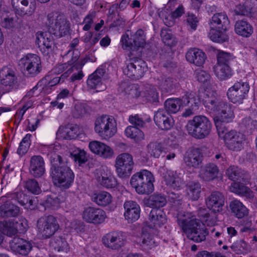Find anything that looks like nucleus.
Masks as SVG:
<instances>
[{"label":"nucleus","instance_id":"obj_1","mask_svg":"<svg viewBox=\"0 0 257 257\" xmlns=\"http://www.w3.org/2000/svg\"><path fill=\"white\" fill-rule=\"evenodd\" d=\"M52 145L48 147V156L51 163V176L55 185L63 189L69 188L73 184L74 174L67 165L66 158L56 153Z\"/></svg>","mask_w":257,"mask_h":257},{"label":"nucleus","instance_id":"obj_2","mask_svg":"<svg viewBox=\"0 0 257 257\" xmlns=\"http://www.w3.org/2000/svg\"><path fill=\"white\" fill-rule=\"evenodd\" d=\"M155 177L152 173L143 169L131 177L130 184L136 192L141 195H149L154 190Z\"/></svg>","mask_w":257,"mask_h":257},{"label":"nucleus","instance_id":"obj_3","mask_svg":"<svg viewBox=\"0 0 257 257\" xmlns=\"http://www.w3.org/2000/svg\"><path fill=\"white\" fill-rule=\"evenodd\" d=\"M212 123L208 117L199 115L189 120L186 125L188 134L197 139H202L207 137L211 130Z\"/></svg>","mask_w":257,"mask_h":257},{"label":"nucleus","instance_id":"obj_4","mask_svg":"<svg viewBox=\"0 0 257 257\" xmlns=\"http://www.w3.org/2000/svg\"><path fill=\"white\" fill-rule=\"evenodd\" d=\"M45 24L48 27L50 34L56 37H61L67 34L70 29V23L65 16L56 13L48 14Z\"/></svg>","mask_w":257,"mask_h":257},{"label":"nucleus","instance_id":"obj_5","mask_svg":"<svg viewBox=\"0 0 257 257\" xmlns=\"http://www.w3.org/2000/svg\"><path fill=\"white\" fill-rule=\"evenodd\" d=\"M219 138L223 140L227 148L233 151H239L243 148V136L235 130L228 131L227 128H219L217 130Z\"/></svg>","mask_w":257,"mask_h":257},{"label":"nucleus","instance_id":"obj_6","mask_svg":"<svg viewBox=\"0 0 257 257\" xmlns=\"http://www.w3.org/2000/svg\"><path fill=\"white\" fill-rule=\"evenodd\" d=\"M95 132L104 139L113 136L116 132V124L113 118L103 115L95 121Z\"/></svg>","mask_w":257,"mask_h":257},{"label":"nucleus","instance_id":"obj_7","mask_svg":"<svg viewBox=\"0 0 257 257\" xmlns=\"http://www.w3.org/2000/svg\"><path fill=\"white\" fill-rule=\"evenodd\" d=\"M134 165L133 157L131 154L123 153L118 155L114 165L117 176L122 179L128 178L132 173Z\"/></svg>","mask_w":257,"mask_h":257},{"label":"nucleus","instance_id":"obj_8","mask_svg":"<svg viewBox=\"0 0 257 257\" xmlns=\"http://www.w3.org/2000/svg\"><path fill=\"white\" fill-rule=\"evenodd\" d=\"M19 65L29 77H35L42 70L40 58L36 54H28L20 60Z\"/></svg>","mask_w":257,"mask_h":257},{"label":"nucleus","instance_id":"obj_9","mask_svg":"<svg viewBox=\"0 0 257 257\" xmlns=\"http://www.w3.org/2000/svg\"><path fill=\"white\" fill-rule=\"evenodd\" d=\"M38 231L44 238L53 235L59 229L60 226L57 218L53 215L41 217L37 221Z\"/></svg>","mask_w":257,"mask_h":257},{"label":"nucleus","instance_id":"obj_10","mask_svg":"<svg viewBox=\"0 0 257 257\" xmlns=\"http://www.w3.org/2000/svg\"><path fill=\"white\" fill-rule=\"evenodd\" d=\"M121 42L123 49L137 51L139 48L143 47L146 44L144 32L140 29L135 33H131L130 37L128 33H126L122 36Z\"/></svg>","mask_w":257,"mask_h":257},{"label":"nucleus","instance_id":"obj_11","mask_svg":"<svg viewBox=\"0 0 257 257\" xmlns=\"http://www.w3.org/2000/svg\"><path fill=\"white\" fill-rule=\"evenodd\" d=\"M128 56L129 59L127 60V65L123 70V73L131 79H139L143 76L144 73V68L142 65L144 64V62L137 57H132L131 52Z\"/></svg>","mask_w":257,"mask_h":257},{"label":"nucleus","instance_id":"obj_12","mask_svg":"<svg viewBox=\"0 0 257 257\" xmlns=\"http://www.w3.org/2000/svg\"><path fill=\"white\" fill-rule=\"evenodd\" d=\"M249 90L248 83L240 81L235 82L227 92L228 99L233 103H241Z\"/></svg>","mask_w":257,"mask_h":257},{"label":"nucleus","instance_id":"obj_13","mask_svg":"<svg viewBox=\"0 0 257 257\" xmlns=\"http://www.w3.org/2000/svg\"><path fill=\"white\" fill-rule=\"evenodd\" d=\"M177 223L181 230L187 236L202 223L192 213L184 212L178 214Z\"/></svg>","mask_w":257,"mask_h":257},{"label":"nucleus","instance_id":"obj_14","mask_svg":"<svg viewBox=\"0 0 257 257\" xmlns=\"http://www.w3.org/2000/svg\"><path fill=\"white\" fill-rule=\"evenodd\" d=\"M219 109L216 110L215 112H218L217 116L214 117V121L217 128H226L223 126L222 123H228L231 122L234 117L233 111L229 104L226 102H223L220 104Z\"/></svg>","mask_w":257,"mask_h":257},{"label":"nucleus","instance_id":"obj_15","mask_svg":"<svg viewBox=\"0 0 257 257\" xmlns=\"http://www.w3.org/2000/svg\"><path fill=\"white\" fill-rule=\"evenodd\" d=\"M199 102L202 101L205 107L213 112L219 109L220 104L224 101L221 100L216 92L212 90H204L200 93Z\"/></svg>","mask_w":257,"mask_h":257},{"label":"nucleus","instance_id":"obj_16","mask_svg":"<svg viewBox=\"0 0 257 257\" xmlns=\"http://www.w3.org/2000/svg\"><path fill=\"white\" fill-rule=\"evenodd\" d=\"M106 217L105 212L102 209L87 207L82 213L83 219L87 223L99 224L104 221Z\"/></svg>","mask_w":257,"mask_h":257},{"label":"nucleus","instance_id":"obj_17","mask_svg":"<svg viewBox=\"0 0 257 257\" xmlns=\"http://www.w3.org/2000/svg\"><path fill=\"white\" fill-rule=\"evenodd\" d=\"M125 238L121 231H111L103 236L102 240L103 244L112 249H118L124 244Z\"/></svg>","mask_w":257,"mask_h":257},{"label":"nucleus","instance_id":"obj_18","mask_svg":"<svg viewBox=\"0 0 257 257\" xmlns=\"http://www.w3.org/2000/svg\"><path fill=\"white\" fill-rule=\"evenodd\" d=\"M162 177L166 185L170 188L178 190L182 184L181 174L177 171L167 170L164 168L161 170Z\"/></svg>","mask_w":257,"mask_h":257},{"label":"nucleus","instance_id":"obj_19","mask_svg":"<svg viewBox=\"0 0 257 257\" xmlns=\"http://www.w3.org/2000/svg\"><path fill=\"white\" fill-rule=\"evenodd\" d=\"M51 34L43 32H38L36 34V42L44 55H48L53 51L54 42Z\"/></svg>","mask_w":257,"mask_h":257},{"label":"nucleus","instance_id":"obj_20","mask_svg":"<svg viewBox=\"0 0 257 257\" xmlns=\"http://www.w3.org/2000/svg\"><path fill=\"white\" fill-rule=\"evenodd\" d=\"M224 195L218 191L212 192L205 199V203L207 208L214 213L220 212L224 205Z\"/></svg>","mask_w":257,"mask_h":257},{"label":"nucleus","instance_id":"obj_21","mask_svg":"<svg viewBox=\"0 0 257 257\" xmlns=\"http://www.w3.org/2000/svg\"><path fill=\"white\" fill-rule=\"evenodd\" d=\"M154 120L156 124L162 130H169L174 124L172 116L164 109H159L155 112Z\"/></svg>","mask_w":257,"mask_h":257},{"label":"nucleus","instance_id":"obj_22","mask_svg":"<svg viewBox=\"0 0 257 257\" xmlns=\"http://www.w3.org/2000/svg\"><path fill=\"white\" fill-rule=\"evenodd\" d=\"M105 71L103 68L97 69L92 74H90L87 80V85L91 89H95L97 91L104 90L106 87L102 81Z\"/></svg>","mask_w":257,"mask_h":257},{"label":"nucleus","instance_id":"obj_23","mask_svg":"<svg viewBox=\"0 0 257 257\" xmlns=\"http://www.w3.org/2000/svg\"><path fill=\"white\" fill-rule=\"evenodd\" d=\"M225 174L229 179L233 181H240L246 183L249 182L250 178L247 171L234 165L230 166L226 169Z\"/></svg>","mask_w":257,"mask_h":257},{"label":"nucleus","instance_id":"obj_24","mask_svg":"<svg viewBox=\"0 0 257 257\" xmlns=\"http://www.w3.org/2000/svg\"><path fill=\"white\" fill-rule=\"evenodd\" d=\"M1 84L10 91L16 87L17 83V78L14 71L8 67H4L0 71Z\"/></svg>","mask_w":257,"mask_h":257},{"label":"nucleus","instance_id":"obj_25","mask_svg":"<svg viewBox=\"0 0 257 257\" xmlns=\"http://www.w3.org/2000/svg\"><path fill=\"white\" fill-rule=\"evenodd\" d=\"M123 207L124 216L128 222H133L139 218L140 207L136 202L132 200L126 201L124 203Z\"/></svg>","mask_w":257,"mask_h":257},{"label":"nucleus","instance_id":"obj_26","mask_svg":"<svg viewBox=\"0 0 257 257\" xmlns=\"http://www.w3.org/2000/svg\"><path fill=\"white\" fill-rule=\"evenodd\" d=\"M184 99L188 101L187 104H190L189 107L185 109L182 115L187 117L196 113L199 109V99L195 92H186L184 95Z\"/></svg>","mask_w":257,"mask_h":257},{"label":"nucleus","instance_id":"obj_27","mask_svg":"<svg viewBox=\"0 0 257 257\" xmlns=\"http://www.w3.org/2000/svg\"><path fill=\"white\" fill-rule=\"evenodd\" d=\"M219 172V167L215 163H208L201 168L199 176L205 181H210L217 177Z\"/></svg>","mask_w":257,"mask_h":257},{"label":"nucleus","instance_id":"obj_28","mask_svg":"<svg viewBox=\"0 0 257 257\" xmlns=\"http://www.w3.org/2000/svg\"><path fill=\"white\" fill-rule=\"evenodd\" d=\"M29 171L35 177H40L44 174L45 172V162L42 156L35 155L31 157Z\"/></svg>","mask_w":257,"mask_h":257},{"label":"nucleus","instance_id":"obj_29","mask_svg":"<svg viewBox=\"0 0 257 257\" xmlns=\"http://www.w3.org/2000/svg\"><path fill=\"white\" fill-rule=\"evenodd\" d=\"M230 192L245 197L252 202L254 200V193L248 187L237 182H233L229 187Z\"/></svg>","mask_w":257,"mask_h":257},{"label":"nucleus","instance_id":"obj_30","mask_svg":"<svg viewBox=\"0 0 257 257\" xmlns=\"http://www.w3.org/2000/svg\"><path fill=\"white\" fill-rule=\"evenodd\" d=\"M149 220L152 227L157 228L161 227L166 223L167 217L163 210L153 208L150 212Z\"/></svg>","mask_w":257,"mask_h":257},{"label":"nucleus","instance_id":"obj_31","mask_svg":"<svg viewBox=\"0 0 257 257\" xmlns=\"http://www.w3.org/2000/svg\"><path fill=\"white\" fill-rule=\"evenodd\" d=\"M152 230L151 228L148 227H143L142 229L140 246L143 250H148L157 246V243L152 234Z\"/></svg>","mask_w":257,"mask_h":257},{"label":"nucleus","instance_id":"obj_32","mask_svg":"<svg viewBox=\"0 0 257 257\" xmlns=\"http://www.w3.org/2000/svg\"><path fill=\"white\" fill-rule=\"evenodd\" d=\"M210 28L226 30L229 21L225 13L214 14L209 23Z\"/></svg>","mask_w":257,"mask_h":257},{"label":"nucleus","instance_id":"obj_33","mask_svg":"<svg viewBox=\"0 0 257 257\" xmlns=\"http://www.w3.org/2000/svg\"><path fill=\"white\" fill-rule=\"evenodd\" d=\"M188 102V101L184 99V95L181 98H169L165 102V110L168 113H175L187 105Z\"/></svg>","mask_w":257,"mask_h":257},{"label":"nucleus","instance_id":"obj_34","mask_svg":"<svg viewBox=\"0 0 257 257\" xmlns=\"http://www.w3.org/2000/svg\"><path fill=\"white\" fill-rule=\"evenodd\" d=\"M186 60L196 66H201L205 62L206 56L204 52L197 48L190 49L186 54Z\"/></svg>","mask_w":257,"mask_h":257},{"label":"nucleus","instance_id":"obj_35","mask_svg":"<svg viewBox=\"0 0 257 257\" xmlns=\"http://www.w3.org/2000/svg\"><path fill=\"white\" fill-rule=\"evenodd\" d=\"M229 208L233 215L238 219L243 218L248 214V210L239 200L234 199L230 201Z\"/></svg>","mask_w":257,"mask_h":257},{"label":"nucleus","instance_id":"obj_36","mask_svg":"<svg viewBox=\"0 0 257 257\" xmlns=\"http://www.w3.org/2000/svg\"><path fill=\"white\" fill-rule=\"evenodd\" d=\"M78 44L79 40L77 38L73 39L70 44L71 49L67 51V53L64 55L63 57L64 59H67L68 57H71V59L68 60L69 64L75 65L77 63L78 69H81L83 64H79L77 62L80 56V52L78 50L74 49Z\"/></svg>","mask_w":257,"mask_h":257},{"label":"nucleus","instance_id":"obj_37","mask_svg":"<svg viewBox=\"0 0 257 257\" xmlns=\"http://www.w3.org/2000/svg\"><path fill=\"white\" fill-rule=\"evenodd\" d=\"M234 31L236 34L242 37H249L253 33V28L247 21L238 20L234 25Z\"/></svg>","mask_w":257,"mask_h":257},{"label":"nucleus","instance_id":"obj_38","mask_svg":"<svg viewBox=\"0 0 257 257\" xmlns=\"http://www.w3.org/2000/svg\"><path fill=\"white\" fill-rule=\"evenodd\" d=\"M208 234L207 228L202 223L199 224L193 231L190 233L187 237L196 242H201L205 240L206 236Z\"/></svg>","mask_w":257,"mask_h":257},{"label":"nucleus","instance_id":"obj_39","mask_svg":"<svg viewBox=\"0 0 257 257\" xmlns=\"http://www.w3.org/2000/svg\"><path fill=\"white\" fill-rule=\"evenodd\" d=\"M201 185L198 182L191 181L187 183L186 192L190 200H197L201 196Z\"/></svg>","mask_w":257,"mask_h":257},{"label":"nucleus","instance_id":"obj_40","mask_svg":"<svg viewBox=\"0 0 257 257\" xmlns=\"http://www.w3.org/2000/svg\"><path fill=\"white\" fill-rule=\"evenodd\" d=\"M216 76L220 80L223 81L229 79L233 74V71L228 65L216 64L213 67Z\"/></svg>","mask_w":257,"mask_h":257},{"label":"nucleus","instance_id":"obj_41","mask_svg":"<svg viewBox=\"0 0 257 257\" xmlns=\"http://www.w3.org/2000/svg\"><path fill=\"white\" fill-rule=\"evenodd\" d=\"M92 200L99 206H106L111 203L112 197L107 192L100 191L92 195Z\"/></svg>","mask_w":257,"mask_h":257},{"label":"nucleus","instance_id":"obj_42","mask_svg":"<svg viewBox=\"0 0 257 257\" xmlns=\"http://www.w3.org/2000/svg\"><path fill=\"white\" fill-rule=\"evenodd\" d=\"M77 65V63L75 65H73L72 67L68 69L66 72L63 73L60 76L53 77L52 74H49L44 77L48 81L49 84L54 88L55 86L64 81L65 79L68 77L69 74L72 72V69L74 68L78 69Z\"/></svg>","mask_w":257,"mask_h":257},{"label":"nucleus","instance_id":"obj_43","mask_svg":"<svg viewBox=\"0 0 257 257\" xmlns=\"http://www.w3.org/2000/svg\"><path fill=\"white\" fill-rule=\"evenodd\" d=\"M14 198L20 205L27 209L32 210L35 208V200L22 192L15 193Z\"/></svg>","mask_w":257,"mask_h":257},{"label":"nucleus","instance_id":"obj_44","mask_svg":"<svg viewBox=\"0 0 257 257\" xmlns=\"http://www.w3.org/2000/svg\"><path fill=\"white\" fill-rule=\"evenodd\" d=\"M19 211L18 206L9 202H6L0 206V214L4 217H15Z\"/></svg>","mask_w":257,"mask_h":257},{"label":"nucleus","instance_id":"obj_45","mask_svg":"<svg viewBox=\"0 0 257 257\" xmlns=\"http://www.w3.org/2000/svg\"><path fill=\"white\" fill-rule=\"evenodd\" d=\"M210 28V30L208 33V36L211 41L219 43H222L228 41V36L225 33L226 30L217 28Z\"/></svg>","mask_w":257,"mask_h":257},{"label":"nucleus","instance_id":"obj_46","mask_svg":"<svg viewBox=\"0 0 257 257\" xmlns=\"http://www.w3.org/2000/svg\"><path fill=\"white\" fill-rule=\"evenodd\" d=\"M156 84L163 93L170 92L173 89V80L170 77L161 76L157 79Z\"/></svg>","mask_w":257,"mask_h":257},{"label":"nucleus","instance_id":"obj_47","mask_svg":"<svg viewBox=\"0 0 257 257\" xmlns=\"http://www.w3.org/2000/svg\"><path fill=\"white\" fill-rule=\"evenodd\" d=\"M0 231L9 236H13L18 232L14 223V220L0 221Z\"/></svg>","mask_w":257,"mask_h":257},{"label":"nucleus","instance_id":"obj_48","mask_svg":"<svg viewBox=\"0 0 257 257\" xmlns=\"http://www.w3.org/2000/svg\"><path fill=\"white\" fill-rule=\"evenodd\" d=\"M149 203L154 208L159 209L166 204L167 199L165 195L156 192L149 197Z\"/></svg>","mask_w":257,"mask_h":257},{"label":"nucleus","instance_id":"obj_49","mask_svg":"<svg viewBox=\"0 0 257 257\" xmlns=\"http://www.w3.org/2000/svg\"><path fill=\"white\" fill-rule=\"evenodd\" d=\"M186 164L189 167L198 168L202 162V156L197 151H193L185 158Z\"/></svg>","mask_w":257,"mask_h":257},{"label":"nucleus","instance_id":"obj_50","mask_svg":"<svg viewBox=\"0 0 257 257\" xmlns=\"http://www.w3.org/2000/svg\"><path fill=\"white\" fill-rule=\"evenodd\" d=\"M124 134L126 137L133 139L136 142H139L144 139V133L136 126H127Z\"/></svg>","mask_w":257,"mask_h":257},{"label":"nucleus","instance_id":"obj_51","mask_svg":"<svg viewBox=\"0 0 257 257\" xmlns=\"http://www.w3.org/2000/svg\"><path fill=\"white\" fill-rule=\"evenodd\" d=\"M145 97L146 99L152 103L159 102V93L155 87L152 85L148 84L145 86Z\"/></svg>","mask_w":257,"mask_h":257},{"label":"nucleus","instance_id":"obj_52","mask_svg":"<svg viewBox=\"0 0 257 257\" xmlns=\"http://www.w3.org/2000/svg\"><path fill=\"white\" fill-rule=\"evenodd\" d=\"M147 150L151 157L158 158L164 151V147L161 143L151 142L147 145Z\"/></svg>","mask_w":257,"mask_h":257},{"label":"nucleus","instance_id":"obj_53","mask_svg":"<svg viewBox=\"0 0 257 257\" xmlns=\"http://www.w3.org/2000/svg\"><path fill=\"white\" fill-rule=\"evenodd\" d=\"M37 89H39V91L44 94H50L54 90L44 77L37 83V85L29 92V93L34 92Z\"/></svg>","mask_w":257,"mask_h":257},{"label":"nucleus","instance_id":"obj_54","mask_svg":"<svg viewBox=\"0 0 257 257\" xmlns=\"http://www.w3.org/2000/svg\"><path fill=\"white\" fill-rule=\"evenodd\" d=\"M240 127L243 131L247 133H251L257 129V121L250 117L244 118L240 123Z\"/></svg>","mask_w":257,"mask_h":257},{"label":"nucleus","instance_id":"obj_55","mask_svg":"<svg viewBox=\"0 0 257 257\" xmlns=\"http://www.w3.org/2000/svg\"><path fill=\"white\" fill-rule=\"evenodd\" d=\"M233 55L229 53L220 51L217 56V62L216 64L229 66L230 62L233 60Z\"/></svg>","mask_w":257,"mask_h":257},{"label":"nucleus","instance_id":"obj_56","mask_svg":"<svg viewBox=\"0 0 257 257\" xmlns=\"http://www.w3.org/2000/svg\"><path fill=\"white\" fill-rule=\"evenodd\" d=\"M31 136V134H28L22 139L17 150V153L19 155H24L27 152L31 144L30 138Z\"/></svg>","mask_w":257,"mask_h":257},{"label":"nucleus","instance_id":"obj_57","mask_svg":"<svg viewBox=\"0 0 257 257\" xmlns=\"http://www.w3.org/2000/svg\"><path fill=\"white\" fill-rule=\"evenodd\" d=\"M88 106L84 103H77L75 105L72 115L75 118L83 117L87 112Z\"/></svg>","mask_w":257,"mask_h":257},{"label":"nucleus","instance_id":"obj_58","mask_svg":"<svg viewBox=\"0 0 257 257\" xmlns=\"http://www.w3.org/2000/svg\"><path fill=\"white\" fill-rule=\"evenodd\" d=\"M161 37L163 42L169 47L175 46L177 43L175 38L173 34L167 30H162L161 32Z\"/></svg>","mask_w":257,"mask_h":257},{"label":"nucleus","instance_id":"obj_59","mask_svg":"<svg viewBox=\"0 0 257 257\" xmlns=\"http://www.w3.org/2000/svg\"><path fill=\"white\" fill-rule=\"evenodd\" d=\"M51 243L55 249L58 251L67 250L68 248V243L65 238L62 236L56 237L52 240Z\"/></svg>","mask_w":257,"mask_h":257},{"label":"nucleus","instance_id":"obj_60","mask_svg":"<svg viewBox=\"0 0 257 257\" xmlns=\"http://www.w3.org/2000/svg\"><path fill=\"white\" fill-rule=\"evenodd\" d=\"M100 184L106 188H113L117 186L116 179L112 176H102L99 180Z\"/></svg>","mask_w":257,"mask_h":257},{"label":"nucleus","instance_id":"obj_61","mask_svg":"<svg viewBox=\"0 0 257 257\" xmlns=\"http://www.w3.org/2000/svg\"><path fill=\"white\" fill-rule=\"evenodd\" d=\"M22 0H12V5L15 13L20 16L28 15V10H25Z\"/></svg>","mask_w":257,"mask_h":257},{"label":"nucleus","instance_id":"obj_62","mask_svg":"<svg viewBox=\"0 0 257 257\" xmlns=\"http://www.w3.org/2000/svg\"><path fill=\"white\" fill-rule=\"evenodd\" d=\"M57 134H60L61 137L65 139L71 140L74 139L76 136V133L73 128L66 127L59 128L57 133Z\"/></svg>","mask_w":257,"mask_h":257},{"label":"nucleus","instance_id":"obj_63","mask_svg":"<svg viewBox=\"0 0 257 257\" xmlns=\"http://www.w3.org/2000/svg\"><path fill=\"white\" fill-rule=\"evenodd\" d=\"M202 219L204 222V225L209 226H213L215 225L217 222V215L216 213H205L201 215Z\"/></svg>","mask_w":257,"mask_h":257},{"label":"nucleus","instance_id":"obj_64","mask_svg":"<svg viewBox=\"0 0 257 257\" xmlns=\"http://www.w3.org/2000/svg\"><path fill=\"white\" fill-rule=\"evenodd\" d=\"M26 188L29 192L34 194H38L41 192V188L38 182L33 179H29L26 182Z\"/></svg>","mask_w":257,"mask_h":257}]
</instances>
